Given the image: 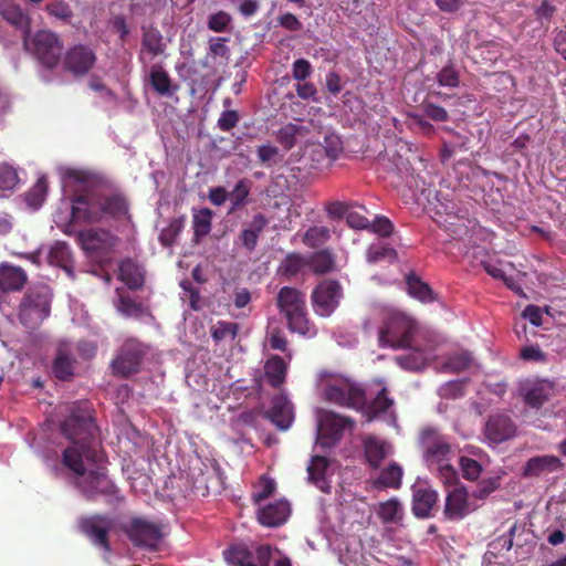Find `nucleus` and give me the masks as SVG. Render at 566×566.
<instances>
[{
	"label": "nucleus",
	"mask_w": 566,
	"mask_h": 566,
	"mask_svg": "<svg viewBox=\"0 0 566 566\" xmlns=\"http://www.w3.org/2000/svg\"><path fill=\"white\" fill-rule=\"evenodd\" d=\"M250 186L251 182L249 180L242 179L238 181L234 189L229 192V200L231 202L229 212H234L247 203L248 196L250 193Z\"/></svg>",
	"instance_id": "49530a36"
},
{
	"label": "nucleus",
	"mask_w": 566,
	"mask_h": 566,
	"mask_svg": "<svg viewBox=\"0 0 566 566\" xmlns=\"http://www.w3.org/2000/svg\"><path fill=\"white\" fill-rule=\"evenodd\" d=\"M423 109L426 115L432 120L447 122L449 119L448 111L436 103L426 101L423 103Z\"/></svg>",
	"instance_id": "69168bd1"
},
{
	"label": "nucleus",
	"mask_w": 566,
	"mask_h": 566,
	"mask_svg": "<svg viewBox=\"0 0 566 566\" xmlns=\"http://www.w3.org/2000/svg\"><path fill=\"white\" fill-rule=\"evenodd\" d=\"M124 534L135 546L157 549L163 538L161 525L142 517H134L122 526Z\"/></svg>",
	"instance_id": "9b49d317"
},
{
	"label": "nucleus",
	"mask_w": 566,
	"mask_h": 566,
	"mask_svg": "<svg viewBox=\"0 0 566 566\" xmlns=\"http://www.w3.org/2000/svg\"><path fill=\"white\" fill-rule=\"evenodd\" d=\"M118 280L132 291L139 290L145 282L144 271L138 263L127 258L119 263Z\"/></svg>",
	"instance_id": "a878e982"
},
{
	"label": "nucleus",
	"mask_w": 566,
	"mask_h": 566,
	"mask_svg": "<svg viewBox=\"0 0 566 566\" xmlns=\"http://www.w3.org/2000/svg\"><path fill=\"white\" fill-rule=\"evenodd\" d=\"M147 353L148 346L138 338L125 339L111 363L112 374L115 377L127 379L139 373Z\"/></svg>",
	"instance_id": "0eeeda50"
},
{
	"label": "nucleus",
	"mask_w": 566,
	"mask_h": 566,
	"mask_svg": "<svg viewBox=\"0 0 566 566\" xmlns=\"http://www.w3.org/2000/svg\"><path fill=\"white\" fill-rule=\"evenodd\" d=\"M364 453L371 468H378L388 454L386 442L376 436H367L363 440Z\"/></svg>",
	"instance_id": "c85d7f7f"
},
{
	"label": "nucleus",
	"mask_w": 566,
	"mask_h": 566,
	"mask_svg": "<svg viewBox=\"0 0 566 566\" xmlns=\"http://www.w3.org/2000/svg\"><path fill=\"white\" fill-rule=\"evenodd\" d=\"M401 514V505L396 499H390L379 505L378 516L384 523H395Z\"/></svg>",
	"instance_id": "3c124183"
},
{
	"label": "nucleus",
	"mask_w": 566,
	"mask_h": 566,
	"mask_svg": "<svg viewBox=\"0 0 566 566\" xmlns=\"http://www.w3.org/2000/svg\"><path fill=\"white\" fill-rule=\"evenodd\" d=\"M484 432L490 441L500 443L514 436L515 426L509 416H491L486 420Z\"/></svg>",
	"instance_id": "412c9836"
},
{
	"label": "nucleus",
	"mask_w": 566,
	"mask_h": 566,
	"mask_svg": "<svg viewBox=\"0 0 566 566\" xmlns=\"http://www.w3.org/2000/svg\"><path fill=\"white\" fill-rule=\"evenodd\" d=\"M25 283L27 274L21 268L8 264L0 266V291L18 292L24 287Z\"/></svg>",
	"instance_id": "bb28decb"
},
{
	"label": "nucleus",
	"mask_w": 566,
	"mask_h": 566,
	"mask_svg": "<svg viewBox=\"0 0 566 566\" xmlns=\"http://www.w3.org/2000/svg\"><path fill=\"white\" fill-rule=\"evenodd\" d=\"M471 512L469 494L463 485H454L448 491L443 516L448 521H461Z\"/></svg>",
	"instance_id": "f3484780"
},
{
	"label": "nucleus",
	"mask_w": 566,
	"mask_h": 566,
	"mask_svg": "<svg viewBox=\"0 0 566 566\" xmlns=\"http://www.w3.org/2000/svg\"><path fill=\"white\" fill-rule=\"evenodd\" d=\"M306 265L304 256L300 253H289L280 263L277 273L285 281H291Z\"/></svg>",
	"instance_id": "e433bc0d"
},
{
	"label": "nucleus",
	"mask_w": 566,
	"mask_h": 566,
	"mask_svg": "<svg viewBox=\"0 0 566 566\" xmlns=\"http://www.w3.org/2000/svg\"><path fill=\"white\" fill-rule=\"evenodd\" d=\"M329 467V461L324 455H314L307 468L308 478L321 491L329 492L331 485L326 478V471Z\"/></svg>",
	"instance_id": "2f4dec72"
},
{
	"label": "nucleus",
	"mask_w": 566,
	"mask_h": 566,
	"mask_svg": "<svg viewBox=\"0 0 566 566\" xmlns=\"http://www.w3.org/2000/svg\"><path fill=\"white\" fill-rule=\"evenodd\" d=\"M357 206L353 201H329L325 205V210L331 218L339 219L346 217L349 209Z\"/></svg>",
	"instance_id": "680f3d73"
},
{
	"label": "nucleus",
	"mask_w": 566,
	"mask_h": 566,
	"mask_svg": "<svg viewBox=\"0 0 566 566\" xmlns=\"http://www.w3.org/2000/svg\"><path fill=\"white\" fill-rule=\"evenodd\" d=\"M524 403L533 409L542 408L554 395V385L548 380L524 384L521 389Z\"/></svg>",
	"instance_id": "a211bd4d"
},
{
	"label": "nucleus",
	"mask_w": 566,
	"mask_h": 566,
	"mask_svg": "<svg viewBox=\"0 0 566 566\" xmlns=\"http://www.w3.org/2000/svg\"><path fill=\"white\" fill-rule=\"evenodd\" d=\"M472 363L473 357L469 352H460L448 358L447 367L454 373H461L469 369Z\"/></svg>",
	"instance_id": "603ef678"
},
{
	"label": "nucleus",
	"mask_w": 566,
	"mask_h": 566,
	"mask_svg": "<svg viewBox=\"0 0 566 566\" xmlns=\"http://www.w3.org/2000/svg\"><path fill=\"white\" fill-rule=\"evenodd\" d=\"M344 298V289L338 280L324 279L314 287L311 300L314 312L319 316H331Z\"/></svg>",
	"instance_id": "9d476101"
},
{
	"label": "nucleus",
	"mask_w": 566,
	"mask_h": 566,
	"mask_svg": "<svg viewBox=\"0 0 566 566\" xmlns=\"http://www.w3.org/2000/svg\"><path fill=\"white\" fill-rule=\"evenodd\" d=\"M19 181L17 170L8 165H0V190H12Z\"/></svg>",
	"instance_id": "6e6d98bb"
},
{
	"label": "nucleus",
	"mask_w": 566,
	"mask_h": 566,
	"mask_svg": "<svg viewBox=\"0 0 566 566\" xmlns=\"http://www.w3.org/2000/svg\"><path fill=\"white\" fill-rule=\"evenodd\" d=\"M62 434L73 442L62 452V464L77 475H84V460L102 462L99 429L95 422L92 405L88 401L73 402L67 408L65 419L60 423Z\"/></svg>",
	"instance_id": "f257e3e1"
},
{
	"label": "nucleus",
	"mask_w": 566,
	"mask_h": 566,
	"mask_svg": "<svg viewBox=\"0 0 566 566\" xmlns=\"http://www.w3.org/2000/svg\"><path fill=\"white\" fill-rule=\"evenodd\" d=\"M564 469V462L554 454L536 455L524 463L522 476L526 479L538 478Z\"/></svg>",
	"instance_id": "6ab92c4d"
},
{
	"label": "nucleus",
	"mask_w": 566,
	"mask_h": 566,
	"mask_svg": "<svg viewBox=\"0 0 566 566\" xmlns=\"http://www.w3.org/2000/svg\"><path fill=\"white\" fill-rule=\"evenodd\" d=\"M213 210L205 207L201 209L192 208V239L200 242L212 229Z\"/></svg>",
	"instance_id": "7c9ffc66"
},
{
	"label": "nucleus",
	"mask_w": 566,
	"mask_h": 566,
	"mask_svg": "<svg viewBox=\"0 0 566 566\" xmlns=\"http://www.w3.org/2000/svg\"><path fill=\"white\" fill-rule=\"evenodd\" d=\"M48 193V181L44 176L40 177L34 186L25 192V202L33 209H38L45 200Z\"/></svg>",
	"instance_id": "c03bdc74"
},
{
	"label": "nucleus",
	"mask_w": 566,
	"mask_h": 566,
	"mask_svg": "<svg viewBox=\"0 0 566 566\" xmlns=\"http://www.w3.org/2000/svg\"><path fill=\"white\" fill-rule=\"evenodd\" d=\"M185 228V217L172 219L159 234V241L164 247H171L180 231Z\"/></svg>",
	"instance_id": "09e8293b"
},
{
	"label": "nucleus",
	"mask_w": 566,
	"mask_h": 566,
	"mask_svg": "<svg viewBox=\"0 0 566 566\" xmlns=\"http://www.w3.org/2000/svg\"><path fill=\"white\" fill-rule=\"evenodd\" d=\"M366 259L368 263L375 264L382 261L392 263L397 260V252L395 249L384 243L371 244L366 252Z\"/></svg>",
	"instance_id": "a19ab883"
},
{
	"label": "nucleus",
	"mask_w": 566,
	"mask_h": 566,
	"mask_svg": "<svg viewBox=\"0 0 566 566\" xmlns=\"http://www.w3.org/2000/svg\"><path fill=\"white\" fill-rule=\"evenodd\" d=\"M310 265L314 274H327L336 268L335 255L329 249L319 250L311 256Z\"/></svg>",
	"instance_id": "c9c22d12"
},
{
	"label": "nucleus",
	"mask_w": 566,
	"mask_h": 566,
	"mask_svg": "<svg viewBox=\"0 0 566 566\" xmlns=\"http://www.w3.org/2000/svg\"><path fill=\"white\" fill-rule=\"evenodd\" d=\"M80 530L85 536L98 548L103 551V557L109 562V554L112 552L109 542V532L113 528V521L107 515L95 514L88 517H83L80 521Z\"/></svg>",
	"instance_id": "f8f14e48"
},
{
	"label": "nucleus",
	"mask_w": 566,
	"mask_h": 566,
	"mask_svg": "<svg viewBox=\"0 0 566 566\" xmlns=\"http://www.w3.org/2000/svg\"><path fill=\"white\" fill-rule=\"evenodd\" d=\"M289 514V503L285 501H277L259 510L258 521L262 526L277 527L286 522Z\"/></svg>",
	"instance_id": "393cba45"
},
{
	"label": "nucleus",
	"mask_w": 566,
	"mask_h": 566,
	"mask_svg": "<svg viewBox=\"0 0 566 566\" xmlns=\"http://www.w3.org/2000/svg\"><path fill=\"white\" fill-rule=\"evenodd\" d=\"M401 468L396 463H391L381 470L379 476L376 480V484L382 485L385 488L398 489L401 483Z\"/></svg>",
	"instance_id": "a18cd8bd"
},
{
	"label": "nucleus",
	"mask_w": 566,
	"mask_h": 566,
	"mask_svg": "<svg viewBox=\"0 0 566 566\" xmlns=\"http://www.w3.org/2000/svg\"><path fill=\"white\" fill-rule=\"evenodd\" d=\"M405 282L409 296L419 300L422 303H432L434 301V293L430 285L423 282L415 273L406 275Z\"/></svg>",
	"instance_id": "72a5a7b5"
},
{
	"label": "nucleus",
	"mask_w": 566,
	"mask_h": 566,
	"mask_svg": "<svg viewBox=\"0 0 566 566\" xmlns=\"http://www.w3.org/2000/svg\"><path fill=\"white\" fill-rule=\"evenodd\" d=\"M297 135V126L289 124L282 127L277 133V140L284 148L290 149L294 146L295 136Z\"/></svg>",
	"instance_id": "338daca9"
},
{
	"label": "nucleus",
	"mask_w": 566,
	"mask_h": 566,
	"mask_svg": "<svg viewBox=\"0 0 566 566\" xmlns=\"http://www.w3.org/2000/svg\"><path fill=\"white\" fill-rule=\"evenodd\" d=\"M75 478V486L81 491L83 496L88 501H96L99 496L113 497L118 493V489L114 482L107 476L106 469L97 465L96 469L87 472L85 468L84 475L73 473Z\"/></svg>",
	"instance_id": "1a4fd4ad"
},
{
	"label": "nucleus",
	"mask_w": 566,
	"mask_h": 566,
	"mask_svg": "<svg viewBox=\"0 0 566 566\" xmlns=\"http://www.w3.org/2000/svg\"><path fill=\"white\" fill-rule=\"evenodd\" d=\"M354 420L332 411H324L319 417L318 442L325 448L335 446L346 429H353Z\"/></svg>",
	"instance_id": "4468645a"
},
{
	"label": "nucleus",
	"mask_w": 566,
	"mask_h": 566,
	"mask_svg": "<svg viewBox=\"0 0 566 566\" xmlns=\"http://www.w3.org/2000/svg\"><path fill=\"white\" fill-rule=\"evenodd\" d=\"M52 291L46 284H35L24 294L19 304L20 322L29 328L39 326L51 311Z\"/></svg>",
	"instance_id": "423d86ee"
},
{
	"label": "nucleus",
	"mask_w": 566,
	"mask_h": 566,
	"mask_svg": "<svg viewBox=\"0 0 566 566\" xmlns=\"http://www.w3.org/2000/svg\"><path fill=\"white\" fill-rule=\"evenodd\" d=\"M417 332L415 319L405 314L391 315L379 331L380 345L394 348H409L412 345V336Z\"/></svg>",
	"instance_id": "6e6552de"
},
{
	"label": "nucleus",
	"mask_w": 566,
	"mask_h": 566,
	"mask_svg": "<svg viewBox=\"0 0 566 566\" xmlns=\"http://www.w3.org/2000/svg\"><path fill=\"white\" fill-rule=\"evenodd\" d=\"M460 467L462 471V475L467 480L474 481L480 476L481 473V464L469 457H461L460 458Z\"/></svg>",
	"instance_id": "bf43d9fd"
},
{
	"label": "nucleus",
	"mask_w": 566,
	"mask_h": 566,
	"mask_svg": "<svg viewBox=\"0 0 566 566\" xmlns=\"http://www.w3.org/2000/svg\"><path fill=\"white\" fill-rule=\"evenodd\" d=\"M63 188L71 192V219L99 222L105 216L119 219L128 214L129 205L122 192L103 195L90 186L91 175L78 169L63 172Z\"/></svg>",
	"instance_id": "f03ea898"
},
{
	"label": "nucleus",
	"mask_w": 566,
	"mask_h": 566,
	"mask_svg": "<svg viewBox=\"0 0 566 566\" xmlns=\"http://www.w3.org/2000/svg\"><path fill=\"white\" fill-rule=\"evenodd\" d=\"M46 259L51 265L61 268L69 276L74 277L72 272V251L65 242L56 241L50 248Z\"/></svg>",
	"instance_id": "c756f323"
},
{
	"label": "nucleus",
	"mask_w": 566,
	"mask_h": 566,
	"mask_svg": "<svg viewBox=\"0 0 566 566\" xmlns=\"http://www.w3.org/2000/svg\"><path fill=\"white\" fill-rule=\"evenodd\" d=\"M268 417L280 429L291 426L292 408L284 396L280 395L273 399Z\"/></svg>",
	"instance_id": "473e14b6"
},
{
	"label": "nucleus",
	"mask_w": 566,
	"mask_h": 566,
	"mask_svg": "<svg viewBox=\"0 0 566 566\" xmlns=\"http://www.w3.org/2000/svg\"><path fill=\"white\" fill-rule=\"evenodd\" d=\"M149 83L160 95L170 96L174 93V90H171V80L161 66H153L150 69Z\"/></svg>",
	"instance_id": "ea45409f"
},
{
	"label": "nucleus",
	"mask_w": 566,
	"mask_h": 566,
	"mask_svg": "<svg viewBox=\"0 0 566 566\" xmlns=\"http://www.w3.org/2000/svg\"><path fill=\"white\" fill-rule=\"evenodd\" d=\"M266 340L271 349L283 353L286 359L291 360L292 353L289 350V340L281 328L273 327L270 329L266 335Z\"/></svg>",
	"instance_id": "de8ad7c7"
},
{
	"label": "nucleus",
	"mask_w": 566,
	"mask_h": 566,
	"mask_svg": "<svg viewBox=\"0 0 566 566\" xmlns=\"http://www.w3.org/2000/svg\"><path fill=\"white\" fill-rule=\"evenodd\" d=\"M464 381H450L440 388V396L444 399H458L464 396Z\"/></svg>",
	"instance_id": "0e129e2a"
},
{
	"label": "nucleus",
	"mask_w": 566,
	"mask_h": 566,
	"mask_svg": "<svg viewBox=\"0 0 566 566\" xmlns=\"http://www.w3.org/2000/svg\"><path fill=\"white\" fill-rule=\"evenodd\" d=\"M484 271L495 280H501L509 289H513V279L505 276L501 262H483Z\"/></svg>",
	"instance_id": "e2e57ef3"
},
{
	"label": "nucleus",
	"mask_w": 566,
	"mask_h": 566,
	"mask_svg": "<svg viewBox=\"0 0 566 566\" xmlns=\"http://www.w3.org/2000/svg\"><path fill=\"white\" fill-rule=\"evenodd\" d=\"M239 122V115L237 111L227 109L223 111L220 118L218 119V126L223 132H229L237 126Z\"/></svg>",
	"instance_id": "774afa93"
},
{
	"label": "nucleus",
	"mask_w": 566,
	"mask_h": 566,
	"mask_svg": "<svg viewBox=\"0 0 566 566\" xmlns=\"http://www.w3.org/2000/svg\"><path fill=\"white\" fill-rule=\"evenodd\" d=\"M223 554L227 562L233 566H241L249 558H252V554L249 552V549L241 545L231 546L226 549Z\"/></svg>",
	"instance_id": "5fc2aeb1"
},
{
	"label": "nucleus",
	"mask_w": 566,
	"mask_h": 566,
	"mask_svg": "<svg viewBox=\"0 0 566 566\" xmlns=\"http://www.w3.org/2000/svg\"><path fill=\"white\" fill-rule=\"evenodd\" d=\"M45 11L49 15L63 22H69L74 17L72 7L64 0H54L46 3Z\"/></svg>",
	"instance_id": "8fccbe9b"
},
{
	"label": "nucleus",
	"mask_w": 566,
	"mask_h": 566,
	"mask_svg": "<svg viewBox=\"0 0 566 566\" xmlns=\"http://www.w3.org/2000/svg\"><path fill=\"white\" fill-rule=\"evenodd\" d=\"M289 361L279 355H270L263 365V371L268 384L280 390L285 384Z\"/></svg>",
	"instance_id": "5701e85b"
},
{
	"label": "nucleus",
	"mask_w": 566,
	"mask_h": 566,
	"mask_svg": "<svg viewBox=\"0 0 566 566\" xmlns=\"http://www.w3.org/2000/svg\"><path fill=\"white\" fill-rule=\"evenodd\" d=\"M398 366L406 370H420L428 364L429 357L422 349H413L395 358Z\"/></svg>",
	"instance_id": "4c0bfd02"
},
{
	"label": "nucleus",
	"mask_w": 566,
	"mask_h": 566,
	"mask_svg": "<svg viewBox=\"0 0 566 566\" xmlns=\"http://www.w3.org/2000/svg\"><path fill=\"white\" fill-rule=\"evenodd\" d=\"M331 229L326 226H312L303 233V242L312 249L324 245L331 239Z\"/></svg>",
	"instance_id": "79ce46f5"
},
{
	"label": "nucleus",
	"mask_w": 566,
	"mask_h": 566,
	"mask_svg": "<svg viewBox=\"0 0 566 566\" xmlns=\"http://www.w3.org/2000/svg\"><path fill=\"white\" fill-rule=\"evenodd\" d=\"M325 395L328 401L340 407L364 411L366 416H368V419H374L385 413L394 403L392 400L388 398L387 389L382 388L373 401L367 405L365 390L349 382L332 385L327 387Z\"/></svg>",
	"instance_id": "7ed1b4c3"
},
{
	"label": "nucleus",
	"mask_w": 566,
	"mask_h": 566,
	"mask_svg": "<svg viewBox=\"0 0 566 566\" xmlns=\"http://www.w3.org/2000/svg\"><path fill=\"white\" fill-rule=\"evenodd\" d=\"M266 224L268 219L263 213L259 212L252 217L249 226L241 230L239 235L240 241L249 252H252L255 249L258 239Z\"/></svg>",
	"instance_id": "cd10ccee"
},
{
	"label": "nucleus",
	"mask_w": 566,
	"mask_h": 566,
	"mask_svg": "<svg viewBox=\"0 0 566 566\" xmlns=\"http://www.w3.org/2000/svg\"><path fill=\"white\" fill-rule=\"evenodd\" d=\"M76 367V358L66 345L60 344L55 357L52 363V371L56 379L61 381L72 380L74 377V368Z\"/></svg>",
	"instance_id": "b1692460"
},
{
	"label": "nucleus",
	"mask_w": 566,
	"mask_h": 566,
	"mask_svg": "<svg viewBox=\"0 0 566 566\" xmlns=\"http://www.w3.org/2000/svg\"><path fill=\"white\" fill-rule=\"evenodd\" d=\"M231 22V14L223 10H220L209 17L208 28L213 32L221 33L229 30Z\"/></svg>",
	"instance_id": "864d4df0"
},
{
	"label": "nucleus",
	"mask_w": 566,
	"mask_h": 566,
	"mask_svg": "<svg viewBox=\"0 0 566 566\" xmlns=\"http://www.w3.org/2000/svg\"><path fill=\"white\" fill-rule=\"evenodd\" d=\"M437 81L442 87H458L460 77L452 65H447L438 73Z\"/></svg>",
	"instance_id": "052dcab7"
},
{
	"label": "nucleus",
	"mask_w": 566,
	"mask_h": 566,
	"mask_svg": "<svg viewBox=\"0 0 566 566\" xmlns=\"http://www.w3.org/2000/svg\"><path fill=\"white\" fill-rule=\"evenodd\" d=\"M279 313L284 316L291 333L313 337L317 329L306 310V295L296 287L283 286L275 298Z\"/></svg>",
	"instance_id": "20e7f679"
},
{
	"label": "nucleus",
	"mask_w": 566,
	"mask_h": 566,
	"mask_svg": "<svg viewBox=\"0 0 566 566\" xmlns=\"http://www.w3.org/2000/svg\"><path fill=\"white\" fill-rule=\"evenodd\" d=\"M420 442L429 460L442 461L451 452V446L448 438L441 434L434 427H426L421 430Z\"/></svg>",
	"instance_id": "dca6fc26"
},
{
	"label": "nucleus",
	"mask_w": 566,
	"mask_h": 566,
	"mask_svg": "<svg viewBox=\"0 0 566 566\" xmlns=\"http://www.w3.org/2000/svg\"><path fill=\"white\" fill-rule=\"evenodd\" d=\"M239 332V324L235 322L218 321L211 327V336L216 343L222 340H234Z\"/></svg>",
	"instance_id": "37998d69"
},
{
	"label": "nucleus",
	"mask_w": 566,
	"mask_h": 566,
	"mask_svg": "<svg viewBox=\"0 0 566 566\" xmlns=\"http://www.w3.org/2000/svg\"><path fill=\"white\" fill-rule=\"evenodd\" d=\"M23 46L44 69L54 70L60 63L63 44L59 35L50 30L28 31L23 35Z\"/></svg>",
	"instance_id": "39448f33"
},
{
	"label": "nucleus",
	"mask_w": 566,
	"mask_h": 566,
	"mask_svg": "<svg viewBox=\"0 0 566 566\" xmlns=\"http://www.w3.org/2000/svg\"><path fill=\"white\" fill-rule=\"evenodd\" d=\"M119 241L117 235L104 228L85 229L77 233V242L82 249L91 255L101 258L113 253Z\"/></svg>",
	"instance_id": "ddd939ff"
},
{
	"label": "nucleus",
	"mask_w": 566,
	"mask_h": 566,
	"mask_svg": "<svg viewBox=\"0 0 566 566\" xmlns=\"http://www.w3.org/2000/svg\"><path fill=\"white\" fill-rule=\"evenodd\" d=\"M0 15L23 35L30 31L31 18L14 0H0Z\"/></svg>",
	"instance_id": "4be33fe9"
},
{
	"label": "nucleus",
	"mask_w": 566,
	"mask_h": 566,
	"mask_svg": "<svg viewBox=\"0 0 566 566\" xmlns=\"http://www.w3.org/2000/svg\"><path fill=\"white\" fill-rule=\"evenodd\" d=\"M116 293L118 295V300L115 303V307L118 313L136 318H139L143 315H148V310L142 306V303H136L129 296L124 295L122 289H117Z\"/></svg>",
	"instance_id": "58836bf2"
},
{
	"label": "nucleus",
	"mask_w": 566,
	"mask_h": 566,
	"mask_svg": "<svg viewBox=\"0 0 566 566\" xmlns=\"http://www.w3.org/2000/svg\"><path fill=\"white\" fill-rule=\"evenodd\" d=\"M323 148L331 160H336L343 153V142L336 134L326 135Z\"/></svg>",
	"instance_id": "4d7b16f0"
},
{
	"label": "nucleus",
	"mask_w": 566,
	"mask_h": 566,
	"mask_svg": "<svg viewBox=\"0 0 566 566\" xmlns=\"http://www.w3.org/2000/svg\"><path fill=\"white\" fill-rule=\"evenodd\" d=\"M142 48L154 57L164 53L166 45L157 28H143Z\"/></svg>",
	"instance_id": "f704fd0d"
},
{
	"label": "nucleus",
	"mask_w": 566,
	"mask_h": 566,
	"mask_svg": "<svg viewBox=\"0 0 566 566\" xmlns=\"http://www.w3.org/2000/svg\"><path fill=\"white\" fill-rule=\"evenodd\" d=\"M292 77L294 81H305L313 74V66L310 61L305 59H298L293 62L291 69Z\"/></svg>",
	"instance_id": "13d9d810"
},
{
	"label": "nucleus",
	"mask_w": 566,
	"mask_h": 566,
	"mask_svg": "<svg viewBox=\"0 0 566 566\" xmlns=\"http://www.w3.org/2000/svg\"><path fill=\"white\" fill-rule=\"evenodd\" d=\"M439 494L430 486L418 485L413 488V501H411V512L418 518H429L432 510L437 506Z\"/></svg>",
	"instance_id": "aec40b11"
},
{
	"label": "nucleus",
	"mask_w": 566,
	"mask_h": 566,
	"mask_svg": "<svg viewBox=\"0 0 566 566\" xmlns=\"http://www.w3.org/2000/svg\"><path fill=\"white\" fill-rule=\"evenodd\" d=\"M96 63L94 51L84 45L77 44L64 53L63 70L75 77H83L90 73Z\"/></svg>",
	"instance_id": "2eb2a0df"
}]
</instances>
